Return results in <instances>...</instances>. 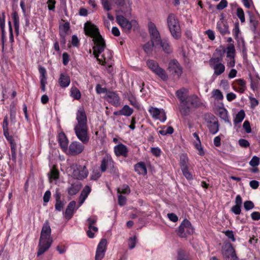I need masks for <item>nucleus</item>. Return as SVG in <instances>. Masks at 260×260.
Segmentation results:
<instances>
[{
  "label": "nucleus",
  "instance_id": "9d476101",
  "mask_svg": "<svg viewBox=\"0 0 260 260\" xmlns=\"http://www.w3.org/2000/svg\"><path fill=\"white\" fill-rule=\"evenodd\" d=\"M222 253L224 260H237L238 258L235 250L231 243L224 244Z\"/></svg>",
  "mask_w": 260,
  "mask_h": 260
},
{
  "label": "nucleus",
  "instance_id": "b1692460",
  "mask_svg": "<svg viewBox=\"0 0 260 260\" xmlns=\"http://www.w3.org/2000/svg\"><path fill=\"white\" fill-rule=\"evenodd\" d=\"M218 111L219 116L225 122H228L231 125V123L229 119L227 110L225 108H224L223 106L219 107L218 109Z\"/></svg>",
  "mask_w": 260,
  "mask_h": 260
},
{
  "label": "nucleus",
  "instance_id": "a19ab883",
  "mask_svg": "<svg viewBox=\"0 0 260 260\" xmlns=\"http://www.w3.org/2000/svg\"><path fill=\"white\" fill-rule=\"evenodd\" d=\"M130 191L129 187L126 184H123L117 189V192L119 193L128 194Z\"/></svg>",
  "mask_w": 260,
  "mask_h": 260
},
{
  "label": "nucleus",
  "instance_id": "09e8293b",
  "mask_svg": "<svg viewBox=\"0 0 260 260\" xmlns=\"http://www.w3.org/2000/svg\"><path fill=\"white\" fill-rule=\"evenodd\" d=\"M259 164V158L256 156H254L252 157V159L249 162V165L253 167H255L258 166Z\"/></svg>",
  "mask_w": 260,
  "mask_h": 260
},
{
  "label": "nucleus",
  "instance_id": "39448f33",
  "mask_svg": "<svg viewBox=\"0 0 260 260\" xmlns=\"http://www.w3.org/2000/svg\"><path fill=\"white\" fill-rule=\"evenodd\" d=\"M167 24L172 37L176 40L181 37V31L179 21L176 16L170 13L167 18Z\"/></svg>",
  "mask_w": 260,
  "mask_h": 260
},
{
  "label": "nucleus",
  "instance_id": "de8ad7c7",
  "mask_svg": "<svg viewBox=\"0 0 260 260\" xmlns=\"http://www.w3.org/2000/svg\"><path fill=\"white\" fill-rule=\"evenodd\" d=\"M40 81L47 80L46 70L44 67H40Z\"/></svg>",
  "mask_w": 260,
  "mask_h": 260
},
{
  "label": "nucleus",
  "instance_id": "13d9d810",
  "mask_svg": "<svg viewBox=\"0 0 260 260\" xmlns=\"http://www.w3.org/2000/svg\"><path fill=\"white\" fill-rule=\"evenodd\" d=\"M243 128L245 130L246 132L248 134L251 133V129L250 125V123L248 121L246 120L244 121L243 124Z\"/></svg>",
  "mask_w": 260,
  "mask_h": 260
},
{
  "label": "nucleus",
  "instance_id": "79ce46f5",
  "mask_svg": "<svg viewBox=\"0 0 260 260\" xmlns=\"http://www.w3.org/2000/svg\"><path fill=\"white\" fill-rule=\"evenodd\" d=\"M260 85V79L255 78L254 79H251V88L253 90L256 89L258 86Z\"/></svg>",
  "mask_w": 260,
  "mask_h": 260
},
{
  "label": "nucleus",
  "instance_id": "f8f14e48",
  "mask_svg": "<svg viewBox=\"0 0 260 260\" xmlns=\"http://www.w3.org/2000/svg\"><path fill=\"white\" fill-rule=\"evenodd\" d=\"M73 171L72 175L73 177L78 180H82L87 177L88 172L84 166H77L73 167Z\"/></svg>",
  "mask_w": 260,
  "mask_h": 260
},
{
  "label": "nucleus",
  "instance_id": "393cba45",
  "mask_svg": "<svg viewBox=\"0 0 260 260\" xmlns=\"http://www.w3.org/2000/svg\"><path fill=\"white\" fill-rule=\"evenodd\" d=\"M135 170L139 174L146 175L147 173L146 166L143 162H138L136 164Z\"/></svg>",
  "mask_w": 260,
  "mask_h": 260
},
{
  "label": "nucleus",
  "instance_id": "2f4dec72",
  "mask_svg": "<svg viewBox=\"0 0 260 260\" xmlns=\"http://www.w3.org/2000/svg\"><path fill=\"white\" fill-rule=\"evenodd\" d=\"M12 17L14 21V25L16 32L18 34L19 31V17L17 13L15 11L12 14Z\"/></svg>",
  "mask_w": 260,
  "mask_h": 260
},
{
  "label": "nucleus",
  "instance_id": "ddd939ff",
  "mask_svg": "<svg viewBox=\"0 0 260 260\" xmlns=\"http://www.w3.org/2000/svg\"><path fill=\"white\" fill-rule=\"evenodd\" d=\"M107 240L102 239L98 245L95 256V260H102L104 257L106 249Z\"/></svg>",
  "mask_w": 260,
  "mask_h": 260
},
{
  "label": "nucleus",
  "instance_id": "c03bdc74",
  "mask_svg": "<svg viewBox=\"0 0 260 260\" xmlns=\"http://www.w3.org/2000/svg\"><path fill=\"white\" fill-rule=\"evenodd\" d=\"M177 260H191L186 255L185 252L183 250H180L178 252Z\"/></svg>",
  "mask_w": 260,
  "mask_h": 260
},
{
  "label": "nucleus",
  "instance_id": "49530a36",
  "mask_svg": "<svg viewBox=\"0 0 260 260\" xmlns=\"http://www.w3.org/2000/svg\"><path fill=\"white\" fill-rule=\"evenodd\" d=\"M182 173L184 177L188 180H190L192 178V176L188 170V167L181 169Z\"/></svg>",
  "mask_w": 260,
  "mask_h": 260
},
{
  "label": "nucleus",
  "instance_id": "6e6d98bb",
  "mask_svg": "<svg viewBox=\"0 0 260 260\" xmlns=\"http://www.w3.org/2000/svg\"><path fill=\"white\" fill-rule=\"evenodd\" d=\"M102 5L104 8L107 11L111 10V5L108 0H101Z\"/></svg>",
  "mask_w": 260,
  "mask_h": 260
},
{
  "label": "nucleus",
  "instance_id": "a18cd8bd",
  "mask_svg": "<svg viewBox=\"0 0 260 260\" xmlns=\"http://www.w3.org/2000/svg\"><path fill=\"white\" fill-rule=\"evenodd\" d=\"M237 15L240 19L241 22L243 23L245 22V16L243 9L241 8H238L237 9Z\"/></svg>",
  "mask_w": 260,
  "mask_h": 260
},
{
  "label": "nucleus",
  "instance_id": "f03ea898",
  "mask_svg": "<svg viewBox=\"0 0 260 260\" xmlns=\"http://www.w3.org/2000/svg\"><path fill=\"white\" fill-rule=\"evenodd\" d=\"M77 122L74 126L76 136L83 143L88 142L89 137L88 135L87 118L83 107H79L76 113Z\"/></svg>",
  "mask_w": 260,
  "mask_h": 260
},
{
  "label": "nucleus",
  "instance_id": "a211bd4d",
  "mask_svg": "<svg viewBox=\"0 0 260 260\" xmlns=\"http://www.w3.org/2000/svg\"><path fill=\"white\" fill-rule=\"evenodd\" d=\"M113 162V161L111 156L108 155H105L103 158L100 166V169L102 172H105L109 166L111 167Z\"/></svg>",
  "mask_w": 260,
  "mask_h": 260
},
{
  "label": "nucleus",
  "instance_id": "c85d7f7f",
  "mask_svg": "<svg viewBox=\"0 0 260 260\" xmlns=\"http://www.w3.org/2000/svg\"><path fill=\"white\" fill-rule=\"evenodd\" d=\"M81 188V186L78 184H72L71 186L68 188V193L71 196H73L77 194Z\"/></svg>",
  "mask_w": 260,
  "mask_h": 260
},
{
  "label": "nucleus",
  "instance_id": "052dcab7",
  "mask_svg": "<svg viewBox=\"0 0 260 260\" xmlns=\"http://www.w3.org/2000/svg\"><path fill=\"white\" fill-rule=\"evenodd\" d=\"M114 163L113 161L112 162L111 167L109 166V167L108 168V169H109V172L111 174L115 175L116 176H118V171H117V169L114 167Z\"/></svg>",
  "mask_w": 260,
  "mask_h": 260
},
{
  "label": "nucleus",
  "instance_id": "0eeeda50",
  "mask_svg": "<svg viewBox=\"0 0 260 260\" xmlns=\"http://www.w3.org/2000/svg\"><path fill=\"white\" fill-rule=\"evenodd\" d=\"M116 18L117 23L126 31H129L132 28L134 30L138 29V23L135 20L129 21L122 15H117Z\"/></svg>",
  "mask_w": 260,
  "mask_h": 260
},
{
  "label": "nucleus",
  "instance_id": "7c9ffc66",
  "mask_svg": "<svg viewBox=\"0 0 260 260\" xmlns=\"http://www.w3.org/2000/svg\"><path fill=\"white\" fill-rule=\"evenodd\" d=\"M187 92V90L182 88L176 91V96L179 99L181 103L184 102L186 98L184 97V94Z\"/></svg>",
  "mask_w": 260,
  "mask_h": 260
},
{
  "label": "nucleus",
  "instance_id": "4c0bfd02",
  "mask_svg": "<svg viewBox=\"0 0 260 260\" xmlns=\"http://www.w3.org/2000/svg\"><path fill=\"white\" fill-rule=\"evenodd\" d=\"M188 159L186 154H182L180 156V166L181 167V169L188 167L187 164L188 162Z\"/></svg>",
  "mask_w": 260,
  "mask_h": 260
},
{
  "label": "nucleus",
  "instance_id": "2eb2a0df",
  "mask_svg": "<svg viewBox=\"0 0 260 260\" xmlns=\"http://www.w3.org/2000/svg\"><path fill=\"white\" fill-rule=\"evenodd\" d=\"M184 102L188 105H190L191 108H198L202 105L200 99L196 94L187 96Z\"/></svg>",
  "mask_w": 260,
  "mask_h": 260
},
{
  "label": "nucleus",
  "instance_id": "a878e982",
  "mask_svg": "<svg viewBox=\"0 0 260 260\" xmlns=\"http://www.w3.org/2000/svg\"><path fill=\"white\" fill-rule=\"evenodd\" d=\"M207 127L210 133L213 135L216 134L219 131V127L218 120L207 124Z\"/></svg>",
  "mask_w": 260,
  "mask_h": 260
},
{
  "label": "nucleus",
  "instance_id": "338daca9",
  "mask_svg": "<svg viewBox=\"0 0 260 260\" xmlns=\"http://www.w3.org/2000/svg\"><path fill=\"white\" fill-rule=\"evenodd\" d=\"M64 204L61 201L56 202L55 204V208L56 210L60 211L63 209Z\"/></svg>",
  "mask_w": 260,
  "mask_h": 260
},
{
  "label": "nucleus",
  "instance_id": "680f3d73",
  "mask_svg": "<svg viewBox=\"0 0 260 260\" xmlns=\"http://www.w3.org/2000/svg\"><path fill=\"white\" fill-rule=\"evenodd\" d=\"M11 153H12V159L15 161L16 159V144L11 146Z\"/></svg>",
  "mask_w": 260,
  "mask_h": 260
},
{
  "label": "nucleus",
  "instance_id": "5fc2aeb1",
  "mask_svg": "<svg viewBox=\"0 0 260 260\" xmlns=\"http://www.w3.org/2000/svg\"><path fill=\"white\" fill-rule=\"evenodd\" d=\"M224 234L226 237H228L229 239H231L232 242H235L236 239L235 238L233 232L232 231L228 230L225 232H224Z\"/></svg>",
  "mask_w": 260,
  "mask_h": 260
},
{
  "label": "nucleus",
  "instance_id": "37998d69",
  "mask_svg": "<svg viewBox=\"0 0 260 260\" xmlns=\"http://www.w3.org/2000/svg\"><path fill=\"white\" fill-rule=\"evenodd\" d=\"M212 95L216 100H221L223 98L221 92L219 89H214L212 91Z\"/></svg>",
  "mask_w": 260,
  "mask_h": 260
},
{
  "label": "nucleus",
  "instance_id": "dca6fc26",
  "mask_svg": "<svg viewBox=\"0 0 260 260\" xmlns=\"http://www.w3.org/2000/svg\"><path fill=\"white\" fill-rule=\"evenodd\" d=\"M3 128L4 132V135L7 140L10 142L11 146L16 144L14 142V139L12 136L9 135V128H8V117L6 115L4 119L3 123Z\"/></svg>",
  "mask_w": 260,
  "mask_h": 260
},
{
  "label": "nucleus",
  "instance_id": "bb28decb",
  "mask_svg": "<svg viewBox=\"0 0 260 260\" xmlns=\"http://www.w3.org/2000/svg\"><path fill=\"white\" fill-rule=\"evenodd\" d=\"M160 46L161 47L162 50L166 53H170L172 52V49L171 45L170 43L168 42L167 40H162L159 44Z\"/></svg>",
  "mask_w": 260,
  "mask_h": 260
},
{
  "label": "nucleus",
  "instance_id": "7ed1b4c3",
  "mask_svg": "<svg viewBox=\"0 0 260 260\" xmlns=\"http://www.w3.org/2000/svg\"><path fill=\"white\" fill-rule=\"evenodd\" d=\"M51 229L49 222L46 220L43 224L38 245L37 256H39L47 251L53 242L51 237Z\"/></svg>",
  "mask_w": 260,
  "mask_h": 260
},
{
  "label": "nucleus",
  "instance_id": "e433bc0d",
  "mask_svg": "<svg viewBox=\"0 0 260 260\" xmlns=\"http://www.w3.org/2000/svg\"><path fill=\"white\" fill-rule=\"evenodd\" d=\"M71 96L75 100H79L81 98V93L79 90L76 87H72L71 89Z\"/></svg>",
  "mask_w": 260,
  "mask_h": 260
},
{
  "label": "nucleus",
  "instance_id": "f704fd0d",
  "mask_svg": "<svg viewBox=\"0 0 260 260\" xmlns=\"http://www.w3.org/2000/svg\"><path fill=\"white\" fill-rule=\"evenodd\" d=\"M121 115H124L126 116H131L134 110L133 109L131 108L128 105H126L123 107V108L121 109Z\"/></svg>",
  "mask_w": 260,
  "mask_h": 260
},
{
  "label": "nucleus",
  "instance_id": "bf43d9fd",
  "mask_svg": "<svg viewBox=\"0 0 260 260\" xmlns=\"http://www.w3.org/2000/svg\"><path fill=\"white\" fill-rule=\"evenodd\" d=\"M136 240V236H134L133 237H131L129 238V241H128V246H129V248L130 249H133L135 247Z\"/></svg>",
  "mask_w": 260,
  "mask_h": 260
},
{
  "label": "nucleus",
  "instance_id": "4d7b16f0",
  "mask_svg": "<svg viewBox=\"0 0 260 260\" xmlns=\"http://www.w3.org/2000/svg\"><path fill=\"white\" fill-rule=\"evenodd\" d=\"M118 204L121 206H124L126 204V199L125 197L123 196L121 194L118 197Z\"/></svg>",
  "mask_w": 260,
  "mask_h": 260
},
{
  "label": "nucleus",
  "instance_id": "58836bf2",
  "mask_svg": "<svg viewBox=\"0 0 260 260\" xmlns=\"http://www.w3.org/2000/svg\"><path fill=\"white\" fill-rule=\"evenodd\" d=\"M70 28V24L69 22L64 23L60 27V35L66 36Z\"/></svg>",
  "mask_w": 260,
  "mask_h": 260
},
{
  "label": "nucleus",
  "instance_id": "20e7f679",
  "mask_svg": "<svg viewBox=\"0 0 260 260\" xmlns=\"http://www.w3.org/2000/svg\"><path fill=\"white\" fill-rule=\"evenodd\" d=\"M225 49L221 46L217 48L213 54V57L209 60L210 66L214 70V74L219 76L225 71V66L221 63L225 53Z\"/></svg>",
  "mask_w": 260,
  "mask_h": 260
},
{
  "label": "nucleus",
  "instance_id": "aec40b11",
  "mask_svg": "<svg viewBox=\"0 0 260 260\" xmlns=\"http://www.w3.org/2000/svg\"><path fill=\"white\" fill-rule=\"evenodd\" d=\"M76 204L75 201H73L70 202L66 210L64 217L67 219H70L72 218L74 212L76 210Z\"/></svg>",
  "mask_w": 260,
  "mask_h": 260
},
{
  "label": "nucleus",
  "instance_id": "e2e57ef3",
  "mask_svg": "<svg viewBox=\"0 0 260 260\" xmlns=\"http://www.w3.org/2000/svg\"><path fill=\"white\" fill-rule=\"evenodd\" d=\"M10 120H11V126L12 124H15L16 122V112L14 110H11L10 111Z\"/></svg>",
  "mask_w": 260,
  "mask_h": 260
},
{
  "label": "nucleus",
  "instance_id": "9b49d317",
  "mask_svg": "<svg viewBox=\"0 0 260 260\" xmlns=\"http://www.w3.org/2000/svg\"><path fill=\"white\" fill-rule=\"evenodd\" d=\"M148 30L150 36V41L156 45H158L162 40L159 32L153 23H149Z\"/></svg>",
  "mask_w": 260,
  "mask_h": 260
},
{
  "label": "nucleus",
  "instance_id": "69168bd1",
  "mask_svg": "<svg viewBox=\"0 0 260 260\" xmlns=\"http://www.w3.org/2000/svg\"><path fill=\"white\" fill-rule=\"evenodd\" d=\"M251 217L253 220H258L260 219V212H253L251 214Z\"/></svg>",
  "mask_w": 260,
  "mask_h": 260
},
{
  "label": "nucleus",
  "instance_id": "1a4fd4ad",
  "mask_svg": "<svg viewBox=\"0 0 260 260\" xmlns=\"http://www.w3.org/2000/svg\"><path fill=\"white\" fill-rule=\"evenodd\" d=\"M193 233V229L189 220L184 219L178 228V235L181 238H185Z\"/></svg>",
  "mask_w": 260,
  "mask_h": 260
},
{
  "label": "nucleus",
  "instance_id": "4be33fe9",
  "mask_svg": "<svg viewBox=\"0 0 260 260\" xmlns=\"http://www.w3.org/2000/svg\"><path fill=\"white\" fill-rule=\"evenodd\" d=\"M217 28L221 35H225L230 33L229 30V25L224 21H219L217 23Z\"/></svg>",
  "mask_w": 260,
  "mask_h": 260
},
{
  "label": "nucleus",
  "instance_id": "603ef678",
  "mask_svg": "<svg viewBox=\"0 0 260 260\" xmlns=\"http://www.w3.org/2000/svg\"><path fill=\"white\" fill-rule=\"evenodd\" d=\"M239 144L240 146L244 148H247L249 147L250 145L249 142L247 140L244 139H240L239 140Z\"/></svg>",
  "mask_w": 260,
  "mask_h": 260
},
{
  "label": "nucleus",
  "instance_id": "473e14b6",
  "mask_svg": "<svg viewBox=\"0 0 260 260\" xmlns=\"http://www.w3.org/2000/svg\"><path fill=\"white\" fill-rule=\"evenodd\" d=\"M149 112L152 117L156 119H158L159 115H161V113L162 112L159 109L153 107H150Z\"/></svg>",
  "mask_w": 260,
  "mask_h": 260
},
{
  "label": "nucleus",
  "instance_id": "f257e3e1",
  "mask_svg": "<svg viewBox=\"0 0 260 260\" xmlns=\"http://www.w3.org/2000/svg\"><path fill=\"white\" fill-rule=\"evenodd\" d=\"M84 30L86 35L93 38L95 46L93 47V54L95 57L99 60V57L106 48L104 39L100 35L99 29L95 25L89 22L85 23Z\"/></svg>",
  "mask_w": 260,
  "mask_h": 260
},
{
  "label": "nucleus",
  "instance_id": "ea45409f",
  "mask_svg": "<svg viewBox=\"0 0 260 260\" xmlns=\"http://www.w3.org/2000/svg\"><path fill=\"white\" fill-rule=\"evenodd\" d=\"M204 119L207 124L218 120L217 118L211 113H206L204 115Z\"/></svg>",
  "mask_w": 260,
  "mask_h": 260
},
{
  "label": "nucleus",
  "instance_id": "c756f323",
  "mask_svg": "<svg viewBox=\"0 0 260 260\" xmlns=\"http://www.w3.org/2000/svg\"><path fill=\"white\" fill-rule=\"evenodd\" d=\"M156 46L151 41L148 42L143 45V49L146 54L150 55L152 53L153 47Z\"/></svg>",
  "mask_w": 260,
  "mask_h": 260
},
{
  "label": "nucleus",
  "instance_id": "423d86ee",
  "mask_svg": "<svg viewBox=\"0 0 260 260\" xmlns=\"http://www.w3.org/2000/svg\"><path fill=\"white\" fill-rule=\"evenodd\" d=\"M147 66L150 70L159 76L163 81L168 79V76L164 69L159 67L158 63L152 59H148L146 62Z\"/></svg>",
  "mask_w": 260,
  "mask_h": 260
},
{
  "label": "nucleus",
  "instance_id": "4468645a",
  "mask_svg": "<svg viewBox=\"0 0 260 260\" xmlns=\"http://www.w3.org/2000/svg\"><path fill=\"white\" fill-rule=\"evenodd\" d=\"M84 148V146L78 142H73L69 146V153L72 155L81 153Z\"/></svg>",
  "mask_w": 260,
  "mask_h": 260
},
{
  "label": "nucleus",
  "instance_id": "6e6552de",
  "mask_svg": "<svg viewBox=\"0 0 260 260\" xmlns=\"http://www.w3.org/2000/svg\"><path fill=\"white\" fill-rule=\"evenodd\" d=\"M168 71L172 76L177 79H179L183 73L182 67L175 59H172L169 62Z\"/></svg>",
  "mask_w": 260,
  "mask_h": 260
},
{
  "label": "nucleus",
  "instance_id": "c9c22d12",
  "mask_svg": "<svg viewBox=\"0 0 260 260\" xmlns=\"http://www.w3.org/2000/svg\"><path fill=\"white\" fill-rule=\"evenodd\" d=\"M226 49V57L228 58L235 57V49L234 45L229 44Z\"/></svg>",
  "mask_w": 260,
  "mask_h": 260
},
{
  "label": "nucleus",
  "instance_id": "cd10ccee",
  "mask_svg": "<svg viewBox=\"0 0 260 260\" xmlns=\"http://www.w3.org/2000/svg\"><path fill=\"white\" fill-rule=\"evenodd\" d=\"M182 104L183 105L181 106L180 109L181 114L183 116H187L190 113L191 107H190L189 105L184 102H182Z\"/></svg>",
  "mask_w": 260,
  "mask_h": 260
},
{
  "label": "nucleus",
  "instance_id": "72a5a7b5",
  "mask_svg": "<svg viewBox=\"0 0 260 260\" xmlns=\"http://www.w3.org/2000/svg\"><path fill=\"white\" fill-rule=\"evenodd\" d=\"M245 116V112L243 110H241L236 115L234 120L235 124L241 122Z\"/></svg>",
  "mask_w": 260,
  "mask_h": 260
},
{
  "label": "nucleus",
  "instance_id": "6ab92c4d",
  "mask_svg": "<svg viewBox=\"0 0 260 260\" xmlns=\"http://www.w3.org/2000/svg\"><path fill=\"white\" fill-rule=\"evenodd\" d=\"M58 142L59 145L64 152H67L68 150V140L63 132L60 133L58 137Z\"/></svg>",
  "mask_w": 260,
  "mask_h": 260
},
{
  "label": "nucleus",
  "instance_id": "f3484780",
  "mask_svg": "<svg viewBox=\"0 0 260 260\" xmlns=\"http://www.w3.org/2000/svg\"><path fill=\"white\" fill-rule=\"evenodd\" d=\"M106 99L110 103L116 107L120 105L119 97L116 92H108L106 94Z\"/></svg>",
  "mask_w": 260,
  "mask_h": 260
},
{
  "label": "nucleus",
  "instance_id": "864d4df0",
  "mask_svg": "<svg viewBox=\"0 0 260 260\" xmlns=\"http://www.w3.org/2000/svg\"><path fill=\"white\" fill-rule=\"evenodd\" d=\"M241 206H239L238 205H235L232 208L231 211L232 212H233L236 215H239L241 213Z\"/></svg>",
  "mask_w": 260,
  "mask_h": 260
},
{
  "label": "nucleus",
  "instance_id": "5701e85b",
  "mask_svg": "<svg viewBox=\"0 0 260 260\" xmlns=\"http://www.w3.org/2000/svg\"><path fill=\"white\" fill-rule=\"evenodd\" d=\"M71 82L70 77L65 73H61L58 79V83L62 88L68 87Z\"/></svg>",
  "mask_w": 260,
  "mask_h": 260
},
{
  "label": "nucleus",
  "instance_id": "774afa93",
  "mask_svg": "<svg viewBox=\"0 0 260 260\" xmlns=\"http://www.w3.org/2000/svg\"><path fill=\"white\" fill-rule=\"evenodd\" d=\"M168 217L169 218V219L173 222H176L178 219L177 216L175 214L173 213H168Z\"/></svg>",
  "mask_w": 260,
  "mask_h": 260
},
{
  "label": "nucleus",
  "instance_id": "8fccbe9b",
  "mask_svg": "<svg viewBox=\"0 0 260 260\" xmlns=\"http://www.w3.org/2000/svg\"><path fill=\"white\" fill-rule=\"evenodd\" d=\"M254 207V204L251 201H246L244 203V207L246 211L253 209Z\"/></svg>",
  "mask_w": 260,
  "mask_h": 260
},
{
  "label": "nucleus",
  "instance_id": "412c9836",
  "mask_svg": "<svg viewBox=\"0 0 260 260\" xmlns=\"http://www.w3.org/2000/svg\"><path fill=\"white\" fill-rule=\"evenodd\" d=\"M114 152L117 156H123L125 157L127 156V149L126 146L119 144L114 147Z\"/></svg>",
  "mask_w": 260,
  "mask_h": 260
},
{
  "label": "nucleus",
  "instance_id": "3c124183",
  "mask_svg": "<svg viewBox=\"0 0 260 260\" xmlns=\"http://www.w3.org/2000/svg\"><path fill=\"white\" fill-rule=\"evenodd\" d=\"M228 6V2L226 0H221L220 3L217 5L216 9L219 10H223Z\"/></svg>",
  "mask_w": 260,
  "mask_h": 260
},
{
  "label": "nucleus",
  "instance_id": "0e129e2a",
  "mask_svg": "<svg viewBox=\"0 0 260 260\" xmlns=\"http://www.w3.org/2000/svg\"><path fill=\"white\" fill-rule=\"evenodd\" d=\"M51 197V192L49 190L46 191L43 197V201L45 203L49 202Z\"/></svg>",
  "mask_w": 260,
  "mask_h": 260
}]
</instances>
